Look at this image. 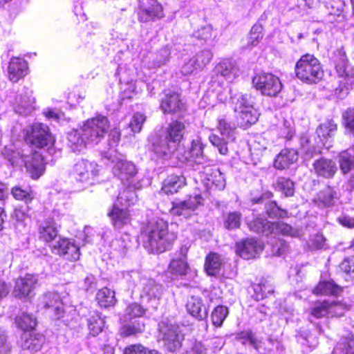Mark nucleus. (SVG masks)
Listing matches in <instances>:
<instances>
[{"instance_id":"nucleus-3","label":"nucleus","mask_w":354,"mask_h":354,"mask_svg":"<svg viewBox=\"0 0 354 354\" xmlns=\"http://www.w3.org/2000/svg\"><path fill=\"white\" fill-rule=\"evenodd\" d=\"M107 158L112 167L113 174L124 185H130L137 189L142 187L144 178L138 174V169L132 162L127 160L122 154L117 153H109Z\"/></svg>"},{"instance_id":"nucleus-38","label":"nucleus","mask_w":354,"mask_h":354,"mask_svg":"<svg viewBox=\"0 0 354 354\" xmlns=\"http://www.w3.org/2000/svg\"><path fill=\"white\" fill-rule=\"evenodd\" d=\"M38 232L40 240L49 243L57 237L58 230L53 221L46 218L39 223Z\"/></svg>"},{"instance_id":"nucleus-6","label":"nucleus","mask_w":354,"mask_h":354,"mask_svg":"<svg viewBox=\"0 0 354 354\" xmlns=\"http://www.w3.org/2000/svg\"><path fill=\"white\" fill-rule=\"evenodd\" d=\"M248 227L251 231L261 234L266 236L277 234L289 236L293 238H299L302 235L301 230L293 228L292 226L283 223H271L263 218H257L248 223Z\"/></svg>"},{"instance_id":"nucleus-50","label":"nucleus","mask_w":354,"mask_h":354,"mask_svg":"<svg viewBox=\"0 0 354 354\" xmlns=\"http://www.w3.org/2000/svg\"><path fill=\"white\" fill-rule=\"evenodd\" d=\"M17 326L27 332L29 329H33L37 325L36 318L31 314L22 313L15 319Z\"/></svg>"},{"instance_id":"nucleus-46","label":"nucleus","mask_w":354,"mask_h":354,"mask_svg":"<svg viewBox=\"0 0 354 354\" xmlns=\"http://www.w3.org/2000/svg\"><path fill=\"white\" fill-rule=\"evenodd\" d=\"M104 320L101 315L97 312H94L88 319V327L89 335L95 337L101 333L104 327Z\"/></svg>"},{"instance_id":"nucleus-14","label":"nucleus","mask_w":354,"mask_h":354,"mask_svg":"<svg viewBox=\"0 0 354 354\" xmlns=\"http://www.w3.org/2000/svg\"><path fill=\"white\" fill-rule=\"evenodd\" d=\"M254 87L262 95L276 96L282 88L279 78L270 73L261 72L252 78Z\"/></svg>"},{"instance_id":"nucleus-35","label":"nucleus","mask_w":354,"mask_h":354,"mask_svg":"<svg viewBox=\"0 0 354 354\" xmlns=\"http://www.w3.org/2000/svg\"><path fill=\"white\" fill-rule=\"evenodd\" d=\"M339 163L344 174H350L349 181L353 186L354 173V149H348L339 153Z\"/></svg>"},{"instance_id":"nucleus-23","label":"nucleus","mask_w":354,"mask_h":354,"mask_svg":"<svg viewBox=\"0 0 354 354\" xmlns=\"http://www.w3.org/2000/svg\"><path fill=\"white\" fill-rule=\"evenodd\" d=\"M53 251L70 261H77L80 256V247L75 241L66 238L59 237V240L53 245Z\"/></svg>"},{"instance_id":"nucleus-25","label":"nucleus","mask_w":354,"mask_h":354,"mask_svg":"<svg viewBox=\"0 0 354 354\" xmlns=\"http://www.w3.org/2000/svg\"><path fill=\"white\" fill-rule=\"evenodd\" d=\"M187 248L182 247L178 254L171 259L168 266V272L174 279L184 276L187 274L189 266L187 262Z\"/></svg>"},{"instance_id":"nucleus-21","label":"nucleus","mask_w":354,"mask_h":354,"mask_svg":"<svg viewBox=\"0 0 354 354\" xmlns=\"http://www.w3.org/2000/svg\"><path fill=\"white\" fill-rule=\"evenodd\" d=\"M38 277L35 274H26L15 281L13 293L16 297H31L37 287Z\"/></svg>"},{"instance_id":"nucleus-5","label":"nucleus","mask_w":354,"mask_h":354,"mask_svg":"<svg viewBox=\"0 0 354 354\" xmlns=\"http://www.w3.org/2000/svg\"><path fill=\"white\" fill-rule=\"evenodd\" d=\"M296 77L301 82L313 84L318 83L324 76V70L319 60L313 55H302L296 62Z\"/></svg>"},{"instance_id":"nucleus-56","label":"nucleus","mask_w":354,"mask_h":354,"mask_svg":"<svg viewBox=\"0 0 354 354\" xmlns=\"http://www.w3.org/2000/svg\"><path fill=\"white\" fill-rule=\"evenodd\" d=\"M12 196L18 201H24L25 203H30L34 198V194L30 189H24L19 186H15L11 189Z\"/></svg>"},{"instance_id":"nucleus-41","label":"nucleus","mask_w":354,"mask_h":354,"mask_svg":"<svg viewBox=\"0 0 354 354\" xmlns=\"http://www.w3.org/2000/svg\"><path fill=\"white\" fill-rule=\"evenodd\" d=\"M84 137L80 130H72L68 133V144L74 152H80L90 145Z\"/></svg>"},{"instance_id":"nucleus-55","label":"nucleus","mask_w":354,"mask_h":354,"mask_svg":"<svg viewBox=\"0 0 354 354\" xmlns=\"http://www.w3.org/2000/svg\"><path fill=\"white\" fill-rule=\"evenodd\" d=\"M336 130L337 124L333 120H327L319 126L316 133L322 140V138L326 139L332 136Z\"/></svg>"},{"instance_id":"nucleus-24","label":"nucleus","mask_w":354,"mask_h":354,"mask_svg":"<svg viewBox=\"0 0 354 354\" xmlns=\"http://www.w3.org/2000/svg\"><path fill=\"white\" fill-rule=\"evenodd\" d=\"M263 245L254 239H246L236 243V252L245 259L255 258L263 251Z\"/></svg>"},{"instance_id":"nucleus-11","label":"nucleus","mask_w":354,"mask_h":354,"mask_svg":"<svg viewBox=\"0 0 354 354\" xmlns=\"http://www.w3.org/2000/svg\"><path fill=\"white\" fill-rule=\"evenodd\" d=\"M158 337L168 351L174 352L180 348L183 335L179 325L174 321L168 319L162 320L158 324Z\"/></svg>"},{"instance_id":"nucleus-34","label":"nucleus","mask_w":354,"mask_h":354,"mask_svg":"<svg viewBox=\"0 0 354 354\" xmlns=\"http://www.w3.org/2000/svg\"><path fill=\"white\" fill-rule=\"evenodd\" d=\"M205 145L202 142L201 138L196 136L192 139L191 147L188 152L187 159H190L191 161L194 162L197 165H207L209 160L203 155V149Z\"/></svg>"},{"instance_id":"nucleus-17","label":"nucleus","mask_w":354,"mask_h":354,"mask_svg":"<svg viewBox=\"0 0 354 354\" xmlns=\"http://www.w3.org/2000/svg\"><path fill=\"white\" fill-rule=\"evenodd\" d=\"M345 309V306L339 302L334 300H324L315 303L311 308L310 315L315 318L324 316L340 317L344 315Z\"/></svg>"},{"instance_id":"nucleus-4","label":"nucleus","mask_w":354,"mask_h":354,"mask_svg":"<svg viewBox=\"0 0 354 354\" xmlns=\"http://www.w3.org/2000/svg\"><path fill=\"white\" fill-rule=\"evenodd\" d=\"M336 72L342 78L339 86L335 90V95L339 99H344L352 88L354 82V69L348 65V61L344 50L341 48L335 50L331 57Z\"/></svg>"},{"instance_id":"nucleus-47","label":"nucleus","mask_w":354,"mask_h":354,"mask_svg":"<svg viewBox=\"0 0 354 354\" xmlns=\"http://www.w3.org/2000/svg\"><path fill=\"white\" fill-rule=\"evenodd\" d=\"M333 354H354V336L348 334L346 337L338 342Z\"/></svg>"},{"instance_id":"nucleus-49","label":"nucleus","mask_w":354,"mask_h":354,"mask_svg":"<svg viewBox=\"0 0 354 354\" xmlns=\"http://www.w3.org/2000/svg\"><path fill=\"white\" fill-rule=\"evenodd\" d=\"M335 192L330 188H327L318 193L314 202L320 207H328L334 204Z\"/></svg>"},{"instance_id":"nucleus-10","label":"nucleus","mask_w":354,"mask_h":354,"mask_svg":"<svg viewBox=\"0 0 354 354\" xmlns=\"http://www.w3.org/2000/svg\"><path fill=\"white\" fill-rule=\"evenodd\" d=\"M109 129L107 118L101 115L88 119L80 127L84 139L91 145L98 144L107 133Z\"/></svg>"},{"instance_id":"nucleus-13","label":"nucleus","mask_w":354,"mask_h":354,"mask_svg":"<svg viewBox=\"0 0 354 354\" xmlns=\"http://www.w3.org/2000/svg\"><path fill=\"white\" fill-rule=\"evenodd\" d=\"M145 310L138 304L133 303L126 309L125 319L129 324L124 325L120 328V333L124 337H129L142 333L145 329V324L140 320Z\"/></svg>"},{"instance_id":"nucleus-12","label":"nucleus","mask_w":354,"mask_h":354,"mask_svg":"<svg viewBox=\"0 0 354 354\" xmlns=\"http://www.w3.org/2000/svg\"><path fill=\"white\" fill-rule=\"evenodd\" d=\"M239 75V69L234 62L230 59L221 60L216 65L211 73L209 84L214 87L221 88L225 82H232Z\"/></svg>"},{"instance_id":"nucleus-30","label":"nucleus","mask_w":354,"mask_h":354,"mask_svg":"<svg viewBox=\"0 0 354 354\" xmlns=\"http://www.w3.org/2000/svg\"><path fill=\"white\" fill-rule=\"evenodd\" d=\"M42 304L44 308L50 313H53L57 319L64 317L65 306L59 295L56 292H48L42 298Z\"/></svg>"},{"instance_id":"nucleus-26","label":"nucleus","mask_w":354,"mask_h":354,"mask_svg":"<svg viewBox=\"0 0 354 354\" xmlns=\"http://www.w3.org/2000/svg\"><path fill=\"white\" fill-rule=\"evenodd\" d=\"M28 73L27 62L21 57H13L8 66V77L13 83L19 82Z\"/></svg>"},{"instance_id":"nucleus-18","label":"nucleus","mask_w":354,"mask_h":354,"mask_svg":"<svg viewBox=\"0 0 354 354\" xmlns=\"http://www.w3.org/2000/svg\"><path fill=\"white\" fill-rule=\"evenodd\" d=\"M138 15L140 21L144 23L164 17L162 6L156 0H139Z\"/></svg>"},{"instance_id":"nucleus-27","label":"nucleus","mask_w":354,"mask_h":354,"mask_svg":"<svg viewBox=\"0 0 354 354\" xmlns=\"http://www.w3.org/2000/svg\"><path fill=\"white\" fill-rule=\"evenodd\" d=\"M160 109L164 113H179L185 107L178 93L169 91L160 100Z\"/></svg>"},{"instance_id":"nucleus-40","label":"nucleus","mask_w":354,"mask_h":354,"mask_svg":"<svg viewBox=\"0 0 354 354\" xmlns=\"http://www.w3.org/2000/svg\"><path fill=\"white\" fill-rule=\"evenodd\" d=\"M126 187L120 192L115 205L129 207L135 204L137 201L136 190L139 189L134 188L130 185H124Z\"/></svg>"},{"instance_id":"nucleus-45","label":"nucleus","mask_w":354,"mask_h":354,"mask_svg":"<svg viewBox=\"0 0 354 354\" xmlns=\"http://www.w3.org/2000/svg\"><path fill=\"white\" fill-rule=\"evenodd\" d=\"M96 299L99 305L105 308L113 306L116 303L115 292L106 287L97 292Z\"/></svg>"},{"instance_id":"nucleus-58","label":"nucleus","mask_w":354,"mask_h":354,"mask_svg":"<svg viewBox=\"0 0 354 354\" xmlns=\"http://www.w3.org/2000/svg\"><path fill=\"white\" fill-rule=\"evenodd\" d=\"M129 244L130 238L129 235L124 234L120 239H116L113 241L110 244V247L113 250L118 252L121 255H124L127 252Z\"/></svg>"},{"instance_id":"nucleus-59","label":"nucleus","mask_w":354,"mask_h":354,"mask_svg":"<svg viewBox=\"0 0 354 354\" xmlns=\"http://www.w3.org/2000/svg\"><path fill=\"white\" fill-rule=\"evenodd\" d=\"M212 57L213 54L209 50H201L193 57L200 71L211 62Z\"/></svg>"},{"instance_id":"nucleus-48","label":"nucleus","mask_w":354,"mask_h":354,"mask_svg":"<svg viewBox=\"0 0 354 354\" xmlns=\"http://www.w3.org/2000/svg\"><path fill=\"white\" fill-rule=\"evenodd\" d=\"M193 37L196 39L207 44H212L216 35L210 25L201 26L193 33Z\"/></svg>"},{"instance_id":"nucleus-61","label":"nucleus","mask_w":354,"mask_h":354,"mask_svg":"<svg viewBox=\"0 0 354 354\" xmlns=\"http://www.w3.org/2000/svg\"><path fill=\"white\" fill-rule=\"evenodd\" d=\"M146 120V116L140 112L135 113L129 122V127L133 133H139L142 128V125Z\"/></svg>"},{"instance_id":"nucleus-64","label":"nucleus","mask_w":354,"mask_h":354,"mask_svg":"<svg viewBox=\"0 0 354 354\" xmlns=\"http://www.w3.org/2000/svg\"><path fill=\"white\" fill-rule=\"evenodd\" d=\"M123 354H161L156 350L147 351L146 348L142 344H132L127 346L123 351Z\"/></svg>"},{"instance_id":"nucleus-37","label":"nucleus","mask_w":354,"mask_h":354,"mask_svg":"<svg viewBox=\"0 0 354 354\" xmlns=\"http://www.w3.org/2000/svg\"><path fill=\"white\" fill-rule=\"evenodd\" d=\"M313 169L318 176L329 178L335 174L337 166L333 160L322 158L313 163Z\"/></svg>"},{"instance_id":"nucleus-51","label":"nucleus","mask_w":354,"mask_h":354,"mask_svg":"<svg viewBox=\"0 0 354 354\" xmlns=\"http://www.w3.org/2000/svg\"><path fill=\"white\" fill-rule=\"evenodd\" d=\"M254 297L257 300L263 299L274 292L273 286L266 281H261L254 286Z\"/></svg>"},{"instance_id":"nucleus-60","label":"nucleus","mask_w":354,"mask_h":354,"mask_svg":"<svg viewBox=\"0 0 354 354\" xmlns=\"http://www.w3.org/2000/svg\"><path fill=\"white\" fill-rule=\"evenodd\" d=\"M169 55L170 52L167 47L161 49L155 55L149 67L155 68L165 65L169 61Z\"/></svg>"},{"instance_id":"nucleus-32","label":"nucleus","mask_w":354,"mask_h":354,"mask_svg":"<svg viewBox=\"0 0 354 354\" xmlns=\"http://www.w3.org/2000/svg\"><path fill=\"white\" fill-rule=\"evenodd\" d=\"M21 339V346L24 350L35 353L42 347L45 337L43 335L34 331H27L22 334Z\"/></svg>"},{"instance_id":"nucleus-44","label":"nucleus","mask_w":354,"mask_h":354,"mask_svg":"<svg viewBox=\"0 0 354 354\" xmlns=\"http://www.w3.org/2000/svg\"><path fill=\"white\" fill-rule=\"evenodd\" d=\"M342 287L337 286L333 281H320L313 289V292L315 295H338L342 292Z\"/></svg>"},{"instance_id":"nucleus-9","label":"nucleus","mask_w":354,"mask_h":354,"mask_svg":"<svg viewBox=\"0 0 354 354\" xmlns=\"http://www.w3.org/2000/svg\"><path fill=\"white\" fill-rule=\"evenodd\" d=\"M101 169V167L95 162L82 159L74 165L71 176L76 183H80L82 189H84L95 183Z\"/></svg>"},{"instance_id":"nucleus-52","label":"nucleus","mask_w":354,"mask_h":354,"mask_svg":"<svg viewBox=\"0 0 354 354\" xmlns=\"http://www.w3.org/2000/svg\"><path fill=\"white\" fill-rule=\"evenodd\" d=\"M263 27L261 24H254L250 32L246 44L247 48H252L257 46L263 38Z\"/></svg>"},{"instance_id":"nucleus-22","label":"nucleus","mask_w":354,"mask_h":354,"mask_svg":"<svg viewBox=\"0 0 354 354\" xmlns=\"http://www.w3.org/2000/svg\"><path fill=\"white\" fill-rule=\"evenodd\" d=\"M35 102L32 90L24 87L21 92L15 97L13 105L15 111L21 115H29L35 109Z\"/></svg>"},{"instance_id":"nucleus-63","label":"nucleus","mask_w":354,"mask_h":354,"mask_svg":"<svg viewBox=\"0 0 354 354\" xmlns=\"http://www.w3.org/2000/svg\"><path fill=\"white\" fill-rule=\"evenodd\" d=\"M266 211L270 218H283L287 216V211L279 207L274 201H271L266 205Z\"/></svg>"},{"instance_id":"nucleus-62","label":"nucleus","mask_w":354,"mask_h":354,"mask_svg":"<svg viewBox=\"0 0 354 354\" xmlns=\"http://www.w3.org/2000/svg\"><path fill=\"white\" fill-rule=\"evenodd\" d=\"M43 114L47 120L57 123H61L65 120L64 113L57 109L53 108H45Z\"/></svg>"},{"instance_id":"nucleus-42","label":"nucleus","mask_w":354,"mask_h":354,"mask_svg":"<svg viewBox=\"0 0 354 354\" xmlns=\"http://www.w3.org/2000/svg\"><path fill=\"white\" fill-rule=\"evenodd\" d=\"M84 137L80 130H72L68 133V144L74 152H80L90 145Z\"/></svg>"},{"instance_id":"nucleus-57","label":"nucleus","mask_w":354,"mask_h":354,"mask_svg":"<svg viewBox=\"0 0 354 354\" xmlns=\"http://www.w3.org/2000/svg\"><path fill=\"white\" fill-rule=\"evenodd\" d=\"M277 189L285 196H292L295 193L294 183L290 179L280 177L277 181Z\"/></svg>"},{"instance_id":"nucleus-29","label":"nucleus","mask_w":354,"mask_h":354,"mask_svg":"<svg viewBox=\"0 0 354 354\" xmlns=\"http://www.w3.org/2000/svg\"><path fill=\"white\" fill-rule=\"evenodd\" d=\"M115 75L118 76L120 83L126 82L125 87L123 88L120 97L122 100L131 99L138 93L136 82L133 81L131 74L121 66H119Z\"/></svg>"},{"instance_id":"nucleus-2","label":"nucleus","mask_w":354,"mask_h":354,"mask_svg":"<svg viewBox=\"0 0 354 354\" xmlns=\"http://www.w3.org/2000/svg\"><path fill=\"white\" fill-rule=\"evenodd\" d=\"M185 124L180 121L171 122L163 135L152 134L149 138L150 149L158 158L168 159L178 149L183 138Z\"/></svg>"},{"instance_id":"nucleus-28","label":"nucleus","mask_w":354,"mask_h":354,"mask_svg":"<svg viewBox=\"0 0 354 354\" xmlns=\"http://www.w3.org/2000/svg\"><path fill=\"white\" fill-rule=\"evenodd\" d=\"M236 339L242 344L253 346L260 353H264L270 351V348H266V345L272 344L270 339H268L266 342H262L257 337L256 334L253 333L250 330L238 333L236 336Z\"/></svg>"},{"instance_id":"nucleus-1","label":"nucleus","mask_w":354,"mask_h":354,"mask_svg":"<svg viewBox=\"0 0 354 354\" xmlns=\"http://www.w3.org/2000/svg\"><path fill=\"white\" fill-rule=\"evenodd\" d=\"M141 236L144 248L150 253L169 250L176 239V234L168 230V223L162 218L149 222Z\"/></svg>"},{"instance_id":"nucleus-53","label":"nucleus","mask_w":354,"mask_h":354,"mask_svg":"<svg viewBox=\"0 0 354 354\" xmlns=\"http://www.w3.org/2000/svg\"><path fill=\"white\" fill-rule=\"evenodd\" d=\"M242 221V214L239 212H231L224 216L223 225L225 228L232 230L240 227Z\"/></svg>"},{"instance_id":"nucleus-15","label":"nucleus","mask_w":354,"mask_h":354,"mask_svg":"<svg viewBox=\"0 0 354 354\" xmlns=\"http://www.w3.org/2000/svg\"><path fill=\"white\" fill-rule=\"evenodd\" d=\"M26 133L32 145L38 148H48L55 142V138L50 132L49 127L43 123L32 124L26 129Z\"/></svg>"},{"instance_id":"nucleus-8","label":"nucleus","mask_w":354,"mask_h":354,"mask_svg":"<svg viewBox=\"0 0 354 354\" xmlns=\"http://www.w3.org/2000/svg\"><path fill=\"white\" fill-rule=\"evenodd\" d=\"M216 128L221 136L212 133L209 136V141L217 149L220 154L226 155L229 151L228 145L236 139V127L225 118L221 117L217 119Z\"/></svg>"},{"instance_id":"nucleus-54","label":"nucleus","mask_w":354,"mask_h":354,"mask_svg":"<svg viewBox=\"0 0 354 354\" xmlns=\"http://www.w3.org/2000/svg\"><path fill=\"white\" fill-rule=\"evenodd\" d=\"M229 313L228 308L222 305L214 308L211 314V320L214 326L221 327Z\"/></svg>"},{"instance_id":"nucleus-39","label":"nucleus","mask_w":354,"mask_h":354,"mask_svg":"<svg viewBox=\"0 0 354 354\" xmlns=\"http://www.w3.org/2000/svg\"><path fill=\"white\" fill-rule=\"evenodd\" d=\"M186 184L183 176L171 174L163 181L162 192L166 194H174Z\"/></svg>"},{"instance_id":"nucleus-31","label":"nucleus","mask_w":354,"mask_h":354,"mask_svg":"<svg viewBox=\"0 0 354 354\" xmlns=\"http://www.w3.org/2000/svg\"><path fill=\"white\" fill-rule=\"evenodd\" d=\"M108 216L115 229H121L130 223L131 217L127 207L113 204Z\"/></svg>"},{"instance_id":"nucleus-19","label":"nucleus","mask_w":354,"mask_h":354,"mask_svg":"<svg viewBox=\"0 0 354 354\" xmlns=\"http://www.w3.org/2000/svg\"><path fill=\"white\" fill-rule=\"evenodd\" d=\"M162 286L153 279H146L142 283L140 299L153 308H156L162 295Z\"/></svg>"},{"instance_id":"nucleus-7","label":"nucleus","mask_w":354,"mask_h":354,"mask_svg":"<svg viewBox=\"0 0 354 354\" xmlns=\"http://www.w3.org/2000/svg\"><path fill=\"white\" fill-rule=\"evenodd\" d=\"M232 102L236 118L241 126L246 127L258 120L259 114L254 108V102L250 95L235 94L232 97Z\"/></svg>"},{"instance_id":"nucleus-33","label":"nucleus","mask_w":354,"mask_h":354,"mask_svg":"<svg viewBox=\"0 0 354 354\" xmlns=\"http://www.w3.org/2000/svg\"><path fill=\"white\" fill-rule=\"evenodd\" d=\"M186 309L189 315L198 320H205L207 317V309L199 297H189L186 304Z\"/></svg>"},{"instance_id":"nucleus-16","label":"nucleus","mask_w":354,"mask_h":354,"mask_svg":"<svg viewBox=\"0 0 354 354\" xmlns=\"http://www.w3.org/2000/svg\"><path fill=\"white\" fill-rule=\"evenodd\" d=\"M208 165L209 164L203 166L204 171H200L198 178L196 179V182L199 180L206 192L214 188L218 190L223 189L225 187V179L223 174L218 169L211 168Z\"/></svg>"},{"instance_id":"nucleus-36","label":"nucleus","mask_w":354,"mask_h":354,"mask_svg":"<svg viewBox=\"0 0 354 354\" xmlns=\"http://www.w3.org/2000/svg\"><path fill=\"white\" fill-rule=\"evenodd\" d=\"M298 160V152L294 149H284L276 156L274 167L277 169L288 168Z\"/></svg>"},{"instance_id":"nucleus-20","label":"nucleus","mask_w":354,"mask_h":354,"mask_svg":"<svg viewBox=\"0 0 354 354\" xmlns=\"http://www.w3.org/2000/svg\"><path fill=\"white\" fill-rule=\"evenodd\" d=\"M203 197L201 194L190 196L185 201H175L172 203L171 213L173 215L189 217L192 213L203 202Z\"/></svg>"},{"instance_id":"nucleus-43","label":"nucleus","mask_w":354,"mask_h":354,"mask_svg":"<svg viewBox=\"0 0 354 354\" xmlns=\"http://www.w3.org/2000/svg\"><path fill=\"white\" fill-rule=\"evenodd\" d=\"M223 265L221 257L216 253H210L206 257L205 270L209 276L219 274Z\"/></svg>"}]
</instances>
